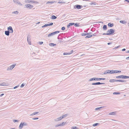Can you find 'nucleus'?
<instances>
[{"mask_svg": "<svg viewBox=\"0 0 129 129\" xmlns=\"http://www.w3.org/2000/svg\"><path fill=\"white\" fill-rule=\"evenodd\" d=\"M115 30L113 29H111L108 30L107 31V33H104L103 35H112L114 32Z\"/></svg>", "mask_w": 129, "mask_h": 129, "instance_id": "f257e3e1", "label": "nucleus"}, {"mask_svg": "<svg viewBox=\"0 0 129 129\" xmlns=\"http://www.w3.org/2000/svg\"><path fill=\"white\" fill-rule=\"evenodd\" d=\"M116 78L117 79L122 78V79H125L128 78L129 79V76H127L125 75H122L120 76H116Z\"/></svg>", "mask_w": 129, "mask_h": 129, "instance_id": "f03ea898", "label": "nucleus"}, {"mask_svg": "<svg viewBox=\"0 0 129 129\" xmlns=\"http://www.w3.org/2000/svg\"><path fill=\"white\" fill-rule=\"evenodd\" d=\"M60 32V31H55L52 32L51 33L49 34L48 35V37H50L51 36H52Z\"/></svg>", "mask_w": 129, "mask_h": 129, "instance_id": "7ed1b4c3", "label": "nucleus"}, {"mask_svg": "<svg viewBox=\"0 0 129 129\" xmlns=\"http://www.w3.org/2000/svg\"><path fill=\"white\" fill-rule=\"evenodd\" d=\"M82 8V5H76L74 6V8L75 9H80Z\"/></svg>", "mask_w": 129, "mask_h": 129, "instance_id": "20e7f679", "label": "nucleus"}, {"mask_svg": "<svg viewBox=\"0 0 129 129\" xmlns=\"http://www.w3.org/2000/svg\"><path fill=\"white\" fill-rule=\"evenodd\" d=\"M25 7L27 8L31 9L33 8V6L29 4H27L25 5Z\"/></svg>", "mask_w": 129, "mask_h": 129, "instance_id": "39448f33", "label": "nucleus"}, {"mask_svg": "<svg viewBox=\"0 0 129 129\" xmlns=\"http://www.w3.org/2000/svg\"><path fill=\"white\" fill-rule=\"evenodd\" d=\"M16 65V64H13L11 66H10L9 67H8L7 70H12L15 67Z\"/></svg>", "mask_w": 129, "mask_h": 129, "instance_id": "423d86ee", "label": "nucleus"}, {"mask_svg": "<svg viewBox=\"0 0 129 129\" xmlns=\"http://www.w3.org/2000/svg\"><path fill=\"white\" fill-rule=\"evenodd\" d=\"M27 41L28 44L31 45L30 36L29 35H28L27 37Z\"/></svg>", "mask_w": 129, "mask_h": 129, "instance_id": "0eeeda50", "label": "nucleus"}, {"mask_svg": "<svg viewBox=\"0 0 129 129\" xmlns=\"http://www.w3.org/2000/svg\"><path fill=\"white\" fill-rule=\"evenodd\" d=\"M8 30L10 33H12L13 32V28L11 26H10L8 27Z\"/></svg>", "mask_w": 129, "mask_h": 129, "instance_id": "6e6552de", "label": "nucleus"}, {"mask_svg": "<svg viewBox=\"0 0 129 129\" xmlns=\"http://www.w3.org/2000/svg\"><path fill=\"white\" fill-rule=\"evenodd\" d=\"M92 33L91 32L87 33L88 34H87V36L85 37V38H89L91 37H92V35H90V34Z\"/></svg>", "mask_w": 129, "mask_h": 129, "instance_id": "1a4fd4ad", "label": "nucleus"}, {"mask_svg": "<svg viewBox=\"0 0 129 129\" xmlns=\"http://www.w3.org/2000/svg\"><path fill=\"white\" fill-rule=\"evenodd\" d=\"M62 117L61 116L60 117L56 118V119L55 120V121H58L60 120H61L62 118Z\"/></svg>", "mask_w": 129, "mask_h": 129, "instance_id": "9d476101", "label": "nucleus"}, {"mask_svg": "<svg viewBox=\"0 0 129 129\" xmlns=\"http://www.w3.org/2000/svg\"><path fill=\"white\" fill-rule=\"evenodd\" d=\"M8 85V83H6L5 82H3V83L0 84V86H6Z\"/></svg>", "mask_w": 129, "mask_h": 129, "instance_id": "9b49d317", "label": "nucleus"}, {"mask_svg": "<svg viewBox=\"0 0 129 129\" xmlns=\"http://www.w3.org/2000/svg\"><path fill=\"white\" fill-rule=\"evenodd\" d=\"M105 84V83H101L99 82L96 83H94L95 85H99L101 84Z\"/></svg>", "mask_w": 129, "mask_h": 129, "instance_id": "f8f14e48", "label": "nucleus"}, {"mask_svg": "<svg viewBox=\"0 0 129 129\" xmlns=\"http://www.w3.org/2000/svg\"><path fill=\"white\" fill-rule=\"evenodd\" d=\"M10 33V32L8 30L5 31V34L7 36H9Z\"/></svg>", "mask_w": 129, "mask_h": 129, "instance_id": "ddd939ff", "label": "nucleus"}, {"mask_svg": "<svg viewBox=\"0 0 129 129\" xmlns=\"http://www.w3.org/2000/svg\"><path fill=\"white\" fill-rule=\"evenodd\" d=\"M108 74H112L114 73L113 70H107Z\"/></svg>", "mask_w": 129, "mask_h": 129, "instance_id": "4468645a", "label": "nucleus"}, {"mask_svg": "<svg viewBox=\"0 0 129 129\" xmlns=\"http://www.w3.org/2000/svg\"><path fill=\"white\" fill-rule=\"evenodd\" d=\"M23 125L22 122H21L19 125V128L21 129L23 127Z\"/></svg>", "mask_w": 129, "mask_h": 129, "instance_id": "2eb2a0df", "label": "nucleus"}, {"mask_svg": "<svg viewBox=\"0 0 129 129\" xmlns=\"http://www.w3.org/2000/svg\"><path fill=\"white\" fill-rule=\"evenodd\" d=\"M121 72V71L113 70L114 73H119Z\"/></svg>", "mask_w": 129, "mask_h": 129, "instance_id": "dca6fc26", "label": "nucleus"}, {"mask_svg": "<svg viewBox=\"0 0 129 129\" xmlns=\"http://www.w3.org/2000/svg\"><path fill=\"white\" fill-rule=\"evenodd\" d=\"M93 80L96 81V78H91L89 79V81H91Z\"/></svg>", "mask_w": 129, "mask_h": 129, "instance_id": "f3484780", "label": "nucleus"}, {"mask_svg": "<svg viewBox=\"0 0 129 129\" xmlns=\"http://www.w3.org/2000/svg\"><path fill=\"white\" fill-rule=\"evenodd\" d=\"M57 18V17L56 16H55L54 15H52L51 16V19L54 20L55 19H56Z\"/></svg>", "mask_w": 129, "mask_h": 129, "instance_id": "a211bd4d", "label": "nucleus"}, {"mask_svg": "<svg viewBox=\"0 0 129 129\" xmlns=\"http://www.w3.org/2000/svg\"><path fill=\"white\" fill-rule=\"evenodd\" d=\"M108 26L110 27H112L114 26V24L113 23H109L108 24Z\"/></svg>", "mask_w": 129, "mask_h": 129, "instance_id": "6ab92c4d", "label": "nucleus"}, {"mask_svg": "<svg viewBox=\"0 0 129 129\" xmlns=\"http://www.w3.org/2000/svg\"><path fill=\"white\" fill-rule=\"evenodd\" d=\"M105 78H96V81H99L101 80H105Z\"/></svg>", "mask_w": 129, "mask_h": 129, "instance_id": "aec40b11", "label": "nucleus"}, {"mask_svg": "<svg viewBox=\"0 0 129 129\" xmlns=\"http://www.w3.org/2000/svg\"><path fill=\"white\" fill-rule=\"evenodd\" d=\"M39 113V112H34L33 113L31 114L30 115V116H33V115H36V114H37L38 113Z\"/></svg>", "mask_w": 129, "mask_h": 129, "instance_id": "412c9836", "label": "nucleus"}, {"mask_svg": "<svg viewBox=\"0 0 129 129\" xmlns=\"http://www.w3.org/2000/svg\"><path fill=\"white\" fill-rule=\"evenodd\" d=\"M120 22L124 24H125L126 23L125 20H121L120 21Z\"/></svg>", "mask_w": 129, "mask_h": 129, "instance_id": "4be33fe9", "label": "nucleus"}, {"mask_svg": "<svg viewBox=\"0 0 129 129\" xmlns=\"http://www.w3.org/2000/svg\"><path fill=\"white\" fill-rule=\"evenodd\" d=\"M116 112H110L109 113V115H114L116 114Z\"/></svg>", "mask_w": 129, "mask_h": 129, "instance_id": "5701e85b", "label": "nucleus"}, {"mask_svg": "<svg viewBox=\"0 0 129 129\" xmlns=\"http://www.w3.org/2000/svg\"><path fill=\"white\" fill-rule=\"evenodd\" d=\"M103 28L104 30H106L107 29V26L105 25H104L103 26Z\"/></svg>", "mask_w": 129, "mask_h": 129, "instance_id": "b1692460", "label": "nucleus"}, {"mask_svg": "<svg viewBox=\"0 0 129 129\" xmlns=\"http://www.w3.org/2000/svg\"><path fill=\"white\" fill-rule=\"evenodd\" d=\"M49 45L51 46H55L56 45V44L53 43H51L49 44Z\"/></svg>", "mask_w": 129, "mask_h": 129, "instance_id": "393cba45", "label": "nucleus"}, {"mask_svg": "<svg viewBox=\"0 0 129 129\" xmlns=\"http://www.w3.org/2000/svg\"><path fill=\"white\" fill-rule=\"evenodd\" d=\"M31 2H32L36 4H38L39 3V2H38L35 1L34 0H31Z\"/></svg>", "mask_w": 129, "mask_h": 129, "instance_id": "a878e982", "label": "nucleus"}, {"mask_svg": "<svg viewBox=\"0 0 129 129\" xmlns=\"http://www.w3.org/2000/svg\"><path fill=\"white\" fill-rule=\"evenodd\" d=\"M98 107V108H96L95 109V110H100L103 107Z\"/></svg>", "mask_w": 129, "mask_h": 129, "instance_id": "bb28decb", "label": "nucleus"}, {"mask_svg": "<svg viewBox=\"0 0 129 129\" xmlns=\"http://www.w3.org/2000/svg\"><path fill=\"white\" fill-rule=\"evenodd\" d=\"M115 79H111L110 80L109 82L111 83L114 82H115Z\"/></svg>", "mask_w": 129, "mask_h": 129, "instance_id": "cd10ccee", "label": "nucleus"}, {"mask_svg": "<svg viewBox=\"0 0 129 129\" xmlns=\"http://www.w3.org/2000/svg\"><path fill=\"white\" fill-rule=\"evenodd\" d=\"M25 3H30V2H31V0H25Z\"/></svg>", "mask_w": 129, "mask_h": 129, "instance_id": "c85d7f7f", "label": "nucleus"}, {"mask_svg": "<svg viewBox=\"0 0 129 129\" xmlns=\"http://www.w3.org/2000/svg\"><path fill=\"white\" fill-rule=\"evenodd\" d=\"M68 115V114H64V115H63L62 116V119L64 118H65V117H67V116Z\"/></svg>", "mask_w": 129, "mask_h": 129, "instance_id": "c756f323", "label": "nucleus"}, {"mask_svg": "<svg viewBox=\"0 0 129 129\" xmlns=\"http://www.w3.org/2000/svg\"><path fill=\"white\" fill-rule=\"evenodd\" d=\"M49 26L48 24H45L44 25H43L42 26V27L43 28L45 27H46L47 26Z\"/></svg>", "mask_w": 129, "mask_h": 129, "instance_id": "7c9ffc66", "label": "nucleus"}, {"mask_svg": "<svg viewBox=\"0 0 129 129\" xmlns=\"http://www.w3.org/2000/svg\"><path fill=\"white\" fill-rule=\"evenodd\" d=\"M120 93V92H114L113 93V94H119Z\"/></svg>", "mask_w": 129, "mask_h": 129, "instance_id": "2f4dec72", "label": "nucleus"}, {"mask_svg": "<svg viewBox=\"0 0 129 129\" xmlns=\"http://www.w3.org/2000/svg\"><path fill=\"white\" fill-rule=\"evenodd\" d=\"M65 2H63V1H59V2H58V3H59V4H64L65 3Z\"/></svg>", "mask_w": 129, "mask_h": 129, "instance_id": "473e14b6", "label": "nucleus"}, {"mask_svg": "<svg viewBox=\"0 0 129 129\" xmlns=\"http://www.w3.org/2000/svg\"><path fill=\"white\" fill-rule=\"evenodd\" d=\"M126 80H123L121 79H119V82H126Z\"/></svg>", "mask_w": 129, "mask_h": 129, "instance_id": "72a5a7b5", "label": "nucleus"}, {"mask_svg": "<svg viewBox=\"0 0 129 129\" xmlns=\"http://www.w3.org/2000/svg\"><path fill=\"white\" fill-rule=\"evenodd\" d=\"M99 124V123H96L93 124V126H97Z\"/></svg>", "mask_w": 129, "mask_h": 129, "instance_id": "f704fd0d", "label": "nucleus"}, {"mask_svg": "<svg viewBox=\"0 0 129 129\" xmlns=\"http://www.w3.org/2000/svg\"><path fill=\"white\" fill-rule=\"evenodd\" d=\"M87 34H87V33L86 34V33H82L81 34V35L82 36H85L87 35Z\"/></svg>", "mask_w": 129, "mask_h": 129, "instance_id": "c9c22d12", "label": "nucleus"}, {"mask_svg": "<svg viewBox=\"0 0 129 129\" xmlns=\"http://www.w3.org/2000/svg\"><path fill=\"white\" fill-rule=\"evenodd\" d=\"M18 13H19L18 12V11H15L13 12L12 13H14V14H17Z\"/></svg>", "mask_w": 129, "mask_h": 129, "instance_id": "e433bc0d", "label": "nucleus"}, {"mask_svg": "<svg viewBox=\"0 0 129 129\" xmlns=\"http://www.w3.org/2000/svg\"><path fill=\"white\" fill-rule=\"evenodd\" d=\"M66 123V122H63L61 123H60L61 126H63L65 125V124Z\"/></svg>", "mask_w": 129, "mask_h": 129, "instance_id": "4c0bfd02", "label": "nucleus"}, {"mask_svg": "<svg viewBox=\"0 0 129 129\" xmlns=\"http://www.w3.org/2000/svg\"><path fill=\"white\" fill-rule=\"evenodd\" d=\"M13 2L14 3H17L19 1L18 0H13Z\"/></svg>", "mask_w": 129, "mask_h": 129, "instance_id": "58836bf2", "label": "nucleus"}, {"mask_svg": "<svg viewBox=\"0 0 129 129\" xmlns=\"http://www.w3.org/2000/svg\"><path fill=\"white\" fill-rule=\"evenodd\" d=\"M74 25L76 27H78L79 26V24H78L77 23H75Z\"/></svg>", "mask_w": 129, "mask_h": 129, "instance_id": "ea45409f", "label": "nucleus"}, {"mask_svg": "<svg viewBox=\"0 0 129 129\" xmlns=\"http://www.w3.org/2000/svg\"><path fill=\"white\" fill-rule=\"evenodd\" d=\"M19 121L18 120H17L14 119L13 120V122L14 123Z\"/></svg>", "mask_w": 129, "mask_h": 129, "instance_id": "a19ab883", "label": "nucleus"}, {"mask_svg": "<svg viewBox=\"0 0 129 129\" xmlns=\"http://www.w3.org/2000/svg\"><path fill=\"white\" fill-rule=\"evenodd\" d=\"M63 55H69V53H67V52H64V53H63Z\"/></svg>", "mask_w": 129, "mask_h": 129, "instance_id": "79ce46f5", "label": "nucleus"}, {"mask_svg": "<svg viewBox=\"0 0 129 129\" xmlns=\"http://www.w3.org/2000/svg\"><path fill=\"white\" fill-rule=\"evenodd\" d=\"M70 25V26L74 25L75 24L74 23H69Z\"/></svg>", "mask_w": 129, "mask_h": 129, "instance_id": "37998d69", "label": "nucleus"}, {"mask_svg": "<svg viewBox=\"0 0 129 129\" xmlns=\"http://www.w3.org/2000/svg\"><path fill=\"white\" fill-rule=\"evenodd\" d=\"M77 128L76 126H73L71 127L72 129H77Z\"/></svg>", "mask_w": 129, "mask_h": 129, "instance_id": "c03bdc74", "label": "nucleus"}, {"mask_svg": "<svg viewBox=\"0 0 129 129\" xmlns=\"http://www.w3.org/2000/svg\"><path fill=\"white\" fill-rule=\"evenodd\" d=\"M22 123H23V126L27 125V123H25V122H22Z\"/></svg>", "mask_w": 129, "mask_h": 129, "instance_id": "a18cd8bd", "label": "nucleus"}, {"mask_svg": "<svg viewBox=\"0 0 129 129\" xmlns=\"http://www.w3.org/2000/svg\"><path fill=\"white\" fill-rule=\"evenodd\" d=\"M25 85V84H24V83H22V84L21 85L20 87L21 88L23 87Z\"/></svg>", "mask_w": 129, "mask_h": 129, "instance_id": "49530a36", "label": "nucleus"}, {"mask_svg": "<svg viewBox=\"0 0 129 129\" xmlns=\"http://www.w3.org/2000/svg\"><path fill=\"white\" fill-rule=\"evenodd\" d=\"M17 4H18L20 6H22V5L21 3H20L19 1L18 2Z\"/></svg>", "mask_w": 129, "mask_h": 129, "instance_id": "de8ad7c7", "label": "nucleus"}, {"mask_svg": "<svg viewBox=\"0 0 129 129\" xmlns=\"http://www.w3.org/2000/svg\"><path fill=\"white\" fill-rule=\"evenodd\" d=\"M61 126V125H60V124H57L55 126L56 127H58L59 126Z\"/></svg>", "mask_w": 129, "mask_h": 129, "instance_id": "09e8293b", "label": "nucleus"}, {"mask_svg": "<svg viewBox=\"0 0 129 129\" xmlns=\"http://www.w3.org/2000/svg\"><path fill=\"white\" fill-rule=\"evenodd\" d=\"M107 71V70L106 71H105V72L103 74H105L107 73H108V72Z\"/></svg>", "mask_w": 129, "mask_h": 129, "instance_id": "8fccbe9b", "label": "nucleus"}, {"mask_svg": "<svg viewBox=\"0 0 129 129\" xmlns=\"http://www.w3.org/2000/svg\"><path fill=\"white\" fill-rule=\"evenodd\" d=\"M61 29L62 30H64L65 29V27H62Z\"/></svg>", "mask_w": 129, "mask_h": 129, "instance_id": "3c124183", "label": "nucleus"}, {"mask_svg": "<svg viewBox=\"0 0 129 129\" xmlns=\"http://www.w3.org/2000/svg\"><path fill=\"white\" fill-rule=\"evenodd\" d=\"M73 50H71L70 52H69V54H71L72 53H73Z\"/></svg>", "mask_w": 129, "mask_h": 129, "instance_id": "603ef678", "label": "nucleus"}, {"mask_svg": "<svg viewBox=\"0 0 129 129\" xmlns=\"http://www.w3.org/2000/svg\"><path fill=\"white\" fill-rule=\"evenodd\" d=\"M53 24V23H50L49 24H48V25L49 26H51Z\"/></svg>", "mask_w": 129, "mask_h": 129, "instance_id": "864d4df0", "label": "nucleus"}, {"mask_svg": "<svg viewBox=\"0 0 129 129\" xmlns=\"http://www.w3.org/2000/svg\"><path fill=\"white\" fill-rule=\"evenodd\" d=\"M19 85H18L17 86H16L14 87L13 88V89H15L17 88V87H19Z\"/></svg>", "mask_w": 129, "mask_h": 129, "instance_id": "5fc2aeb1", "label": "nucleus"}, {"mask_svg": "<svg viewBox=\"0 0 129 129\" xmlns=\"http://www.w3.org/2000/svg\"><path fill=\"white\" fill-rule=\"evenodd\" d=\"M60 39L61 40H59L58 41V42H60L61 43L62 42V41L61 40L62 39V38H60Z\"/></svg>", "mask_w": 129, "mask_h": 129, "instance_id": "6e6d98bb", "label": "nucleus"}, {"mask_svg": "<svg viewBox=\"0 0 129 129\" xmlns=\"http://www.w3.org/2000/svg\"><path fill=\"white\" fill-rule=\"evenodd\" d=\"M39 119V118L38 117H35V118H32V119L36 120V119Z\"/></svg>", "mask_w": 129, "mask_h": 129, "instance_id": "4d7b16f0", "label": "nucleus"}, {"mask_svg": "<svg viewBox=\"0 0 129 129\" xmlns=\"http://www.w3.org/2000/svg\"><path fill=\"white\" fill-rule=\"evenodd\" d=\"M43 43V42H39V44L40 45H42Z\"/></svg>", "mask_w": 129, "mask_h": 129, "instance_id": "13d9d810", "label": "nucleus"}, {"mask_svg": "<svg viewBox=\"0 0 129 129\" xmlns=\"http://www.w3.org/2000/svg\"><path fill=\"white\" fill-rule=\"evenodd\" d=\"M120 47V46H118L117 47H115V48H114V49H116L117 48H119V47Z\"/></svg>", "mask_w": 129, "mask_h": 129, "instance_id": "bf43d9fd", "label": "nucleus"}, {"mask_svg": "<svg viewBox=\"0 0 129 129\" xmlns=\"http://www.w3.org/2000/svg\"><path fill=\"white\" fill-rule=\"evenodd\" d=\"M115 82H119V80H115Z\"/></svg>", "mask_w": 129, "mask_h": 129, "instance_id": "052dcab7", "label": "nucleus"}, {"mask_svg": "<svg viewBox=\"0 0 129 129\" xmlns=\"http://www.w3.org/2000/svg\"><path fill=\"white\" fill-rule=\"evenodd\" d=\"M30 54H32V55H33V54H35V53L34 52H31V53H30Z\"/></svg>", "mask_w": 129, "mask_h": 129, "instance_id": "680f3d73", "label": "nucleus"}, {"mask_svg": "<svg viewBox=\"0 0 129 129\" xmlns=\"http://www.w3.org/2000/svg\"><path fill=\"white\" fill-rule=\"evenodd\" d=\"M70 26V24L69 23L67 26V27L68 28H69Z\"/></svg>", "mask_w": 129, "mask_h": 129, "instance_id": "e2e57ef3", "label": "nucleus"}, {"mask_svg": "<svg viewBox=\"0 0 129 129\" xmlns=\"http://www.w3.org/2000/svg\"><path fill=\"white\" fill-rule=\"evenodd\" d=\"M92 36H96V35L95 34V33H94V34H93L92 35Z\"/></svg>", "mask_w": 129, "mask_h": 129, "instance_id": "0e129e2a", "label": "nucleus"}, {"mask_svg": "<svg viewBox=\"0 0 129 129\" xmlns=\"http://www.w3.org/2000/svg\"><path fill=\"white\" fill-rule=\"evenodd\" d=\"M4 93H2L0 95V96L1 97L3 95H4Z\"/></svg>", "mask_w": 129, "mask_h": 129, "instance_id": "69168bd1", "label": "nucleus"}, {"mask_svg": "<svg viewBox=\"0 0 129 129\" xmlns=\"http://www.w3.org/2000/svg\"><path fill=\"white\" fill-rule=\"evenodd\" d=\"M125 50H126L125 49V48H124L122 49V51H125Z\"/></svg>", "mask_w": 129, "mask_h": 129, "instance_id": "338daca9", "label": "nucleus"}, {"mask_svg": "<svg viewBox=\"0 0 129 129\" xmlns=\"http://www.w3.org/2000/svg\"><path fill=\"white\" fill-rule=\"evenodd\" d=\"M112 43H111V42H109V43H107V44L108 45H110V44H112Z\"/></svg>", "mask_w": 129, "mask_h": 129, "instance_id": "774afa93", "label": "nucleus"}]
</instances>
